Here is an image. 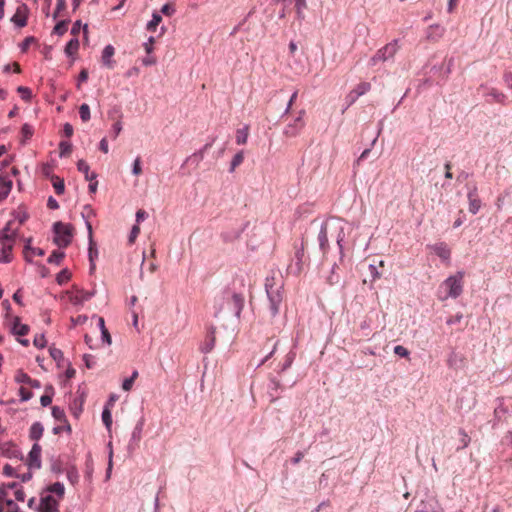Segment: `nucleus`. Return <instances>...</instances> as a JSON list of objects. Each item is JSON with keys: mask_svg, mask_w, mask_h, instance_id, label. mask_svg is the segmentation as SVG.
I'll list each match as a JSON object with an SVG mask.
<instances>
[{"mask_svg": "<svg viewBox=\"0 0 512 512\" xmlns=\"http://www.w3.org/2000/svg\"><path fill=\"white\" fill-rule=\"evenodd\" d=\"M329 237H334L339 248L340 260L344 257L345 232L339 222L325 221L318 233L319 248L325 255L329 250Z\"/></svg>", "mask_w": 512, "mask_h": 512, "instance_id": "f257e3e1", "label": "nucleus"}, {"mask_svg": "<svg viewBox=\"0 0 512 512\" xmlns=\"http://www.w3.org/2000/svg\"><path fill=\"white\" fill-rule=\"evenodd\" d=\"M65 487L60 482L47 486L40 494L38 512H58L60 501L64 498Z\"/></svg>", "mask_w": 512, "mask_h": 512, "instance_id": "f03ea898", "label": "nucleus"}, {"mask_svg": "<svg viewBox=\"0 0 512 512\" xmlns=\"http://www.w3.org/2000/svg\"><path fill=\"white\" fill-rule=\"evenodd\" d=\"M463 278V271H458L454 275L447 277L438 288V299L440 301H446L449 298H458L463 292Z\"/></svg>", "mask_w": 512, "mask_h": 512, "instance_id": "7ed1b4c3", "label": "nucleus"}, {"mask_svg": "<svg viewBox=\"0 0 512 512\" xmlns=\"http://www.w3.org/2000/svg\"><path fill=\"white\" fill-rule=\"evenodd\" d=\"M282 287V282L277 281L274 276H269L265 280V290L270 303L269 309L273 317L279 313V308L283 300Z\"/></svg>", "mask_w": 512, "mask_h": 512, "instance_id": "20e7f679", "label": "nucleus"}, {"mask_svg": "<svg viewBox=\"0 0 512 512\" xmlns=\"http://www.w3.org/2000/svg\"><path fill=\"white\" fill-rule=\"evenodd\" d=\"M54 238L53 242L59 248H66L70 245L73 238V226L71 224L63 223L61 221L53 224Z\"/></svg>", "mask_w": 512, "mask_h": 512, "instance_id": "39448f33", "label": "nucleus"}, {"mask_svg": "<svg viewBox=\"0 0 512 512\" xmlns=\"http://www.w3.org/2000/svg\"><path fill=\"white\" fill-rule=\"evenodd\" d=\"M478 90L483 91V97L485 102L488 104L497 103L505 106L509 103L508 96L495 87H490L487 84H481Z\"/></svg>", "mask_w": 512, "mask_h": 512, "instance_id": "423d86ee", "label": "nucleus"}, {"mask_svg": "<svg viewBox=\"0 0 512 512\" xmlns=\"http://www.w3.org/2000/svg\"><path fill=\"white\" fill-rule=\"evenodd\" d=\"M306 111L301 109L297 116L294 117L283 129V135L286 138H295L301 134L303 129L306 126V122L304 120V116Z\"/></svg>", "mask_w": 512, "mask_h": 512, "instance_id": "0eeeda50", "label": "nucleus"}, {"mask_svg": "<svg viewBox=\"0 0 512 512\" xmlns=\"http://www.w3.org/2000/svg\"><path fill=\"white\" fill-rule=\"evenodd\" d=\"M398 50V40L395 39L384 47L380 48L373 57H371L369 63L371 66L377 65L379 62H386L395 56Z\"/></svg>", "mask_w": 512, "mask_h": 512, "instance_id": "6e6552de", "label": "nucleus"}, {"mask_svg": "<svg viewBox=\"0 0 512 512\" xmlns=\"http://www.w3.org/2000/svg\"><path fill=\"white\" fill-rule=\"evenodd\" d=\"M16 483L0 486V512H19V506L9 498L8 490L15 488Z\"/></svg>", "mask_w": 512, "mask_h": 512, "instance_id": "1a4fd4ad", "label": "nucleus"}, {"mask_svg": "<svg viewBox=\"0 0 512 512\" xmlns=\"http://www.w3.org/2000/svg\"><path fill=\"white\" fill-rule=\"evenodd\" d=\"M85 225L88 231V240H89V247H88V257L90 261V272L92 273L95 270V259L98 257V250L96 247L95 242L93 241V232H92V225L88 220H85Z\"/></svg>", "mask_w": 512, "mask_h": 512, "instance_id": "9d476101", "label": "nucleus"}, {"mask_svg": "<svg viewBox=\"0 0 512 512\" xmlns=\"http://www.w3.org/2000/svg\"><path fill=\"white\" fill-rule=\"evenodd\" d=\"M304 244L303 242L299 247H296L294 262L288 266L289 273L299 275L303 270L304 262Z\"/></svg>", "mask_w": 512, "mask_h": 512, "instance_id": "9b49d317", "label": "nucleus"}, {"mask_svg": "<svg viewBox=\"0 0 512 512\" xmlns=\"http://www.w3.org/2000/svg\"><path fill=\"white\" fill-rule=\"evenodd\" d=\"M71 464L66 455L52 456L50 459V470L55 474H61Z\"/></svg>", "mask_w": 512, "mask_h": 512, "instance_id": "f8f14e48", "label": "nucleus"}, {"mask_svg": "<svg viewBox=\"0 0 512 512\" xmlns=\"http://www.w3.org/2000/svg\"><path fill=\"white\" fill-rule=\"evenodd\" d=\"M467 198L469 202V212L473 215L477 214L482 203L478 195V189L475 185L469 188Z\"/></svg>", "mask_w": 512, "mask_h": 512, "instance_id": "ddd939ff", "label": "nucleus"}, {"mask_svg": "<svg viewBox=\"0 0 512 512\" xmlns=\"http://www.w3.org/2000/svg\"><path fill=\"white\" fill-rule=\"evenodd\" d=\"M284 390L281 382L276 377H270L268 383V395L271 402H275L280 398L281 392Z\"/></svg>", "mask_w": 512, "mask_h": 512, "instance_id": "4468645a", "label": "nucleus"}, {"mask_svg": "<svg viewBox=\"0 0 512 512\" xmlns=\"http://www.w3.org/2000/svg\"><path fill=\"white\" fill-rule=\"evenodd\" d=\"M144 424H145V419L143 416H141L131 432L129 447H135V446L139 445V442L142 437V432L144 429Z\"/></svg>", "mask_w": 512, "mask_h": 512, "instance_id": "2eb2a0df", "label": "nucleus"}, {"mask_svg": "<svg viewBox=\"0 0 512 512\" xmlns=\"http://www.w3.org/2000/svg\"><path fill=\"white\" fill-rule=\"evenodd\" d=\"M40 451L41 450H30L28 453L24 465L27 466L29 470H37L41 467Z\"/></svg>", "mask_w": 512, "mask_h": 512, "instance_id": "dca6fc26", "label": "nucleus"}, {"mask_svg": "<svg viewBox=\"0 0 512 512\" xmlns=\"http://www.w3.org/2000/svg\"><path fill=\"white\" fill-rule=\"evenodd\" d=\"M215 330L214 326H211L208 330V333L205 337V341L200 345V351L204 354H208L211 352L215 346Z\"/></svg>", "mask_w": 512, "mask_h": 512, "instance_id": "f3484780", "label": "nucleus"}, {"mask_svg": "<svg viewBox=\"0 0 512 512\" xmlns=\"http://www.w3.org/2000/svg\"><path fill=\"white\" fill-rule=\"evenodd\" d=\"M12 224H13V220H10L6 223V225L2 229V233L0 236L1 243H14V240L17 236V229H13Z\"/></svg>", "mask_w": 512, "mask_h": 512, "instance_id": "a211bd4d", "label": "nucleus"}, {"mask_svg": "<svg viewBox=\"0 0 512 512\" xmlns=\"http://www.w3.org/2000/svg\"><path fill=\"white\" fill-rule=\"evenodd\" d=\"M445 28L439 24L430 25L426 31V37L428 40L437 41L443 37Z\"/></svg>", "mask_w": 512, "mask_h": 512, "instance_id": "6ab92c4d", "label": "nucleus"}, {"mask_svg": "<svg viewBox=\"0 0 512 512\" xmlns=\"http://www.w3.org/2000/svg\"><path fill=\"white\" fill-rule=\"evenodd\" d=\"M12 185V180L9 177L0 175V202L9 196Z\"/></svg>", "mask_w": 512, "mask_h": 512, "instance_id": "aec40b11", "label": "nucleus"}, {"mask_svg": "<svg viewBox=\"0 0 512 512\" xmlns=\"http://www.w3.org/2000/svg\"><path fill=\"white\" fill-rule=\"evenodd\" d=\"M115 53V49L112 45H106L102 51L101 61L105 67L112 68L114 66V61L112 57Z\"/></svg>", "mask_w": 512, "mask_h": 512, "instance_id": "412c9836", "label": "nucleus"}, {"mask_svg": "<svg viewBox=\"0 0 512 512\" xmlns=\"http://www.w3.org/2000/svg\"><path fill=\"white\" fill-rule=\"evenodd\" d=\"M30 328L28 325L26 324H22L20 322V318L18 316H16L14 319H13V323H12V327H11V332L13 335H16V336H25L28 334Z\"/></svg>", "mask_w": 512, "mask_h": 512, "instance_id": "4be33fe9", "label": "nucleus"}, {"mask_svg": "<svg viewBox=\"0 0 512 512\" xmlns=\"http://www.w3.org/2000/svg\"><path fill=\"white\" fill-rule=\"evenodd\" d=\"M95 295V291H85L83 289L77 290L76 294L71 297L73 304L78 305L90 300Z\"/></svg>", "mask_w": 512, "mask_h": 512, "instance_id": "5701e85b", "label": "nucleus"}, {"mask_svg": "<svg viewBox=\"0 0 512 512\" xmlns=\"http://www.w3.org/2000/svg\"><path fill=\"white\" fill-rule=\"evenodd\" d=\"M432 249L434 250L435 254L442 260L447 261L450 259L451 251L445 243H436L432 246Z\"/></svg>", "mask_w": 512, "mask_h": 512, "instance_id": "b1692460", "label": "nucleus"}, {"mask_svg": "<svg viewBox=\"0 0 512 512\" xmlns=\"http://www.w3.org/2000/svg\"><path fill=\"white\" fill-rule=\"evenodd\" d=\"M77 169L79 172L84 174L87 181H92L97 178V174L95 172H90V167L85 160L81 159L77 162Z\"/></svg>", "mask_w": 512, "mask_h": 512, "instance_id": "393cba45", "label": "nucleus"}, {"mask_svg": "<svg viewBox=\"0 0 512 512\" xmlns=\"http://www.w3.org/2000/svg\"><path fill=\"white\" fill-rule=\"evenodd\" d=\"M0 263H10L12 261L13 243H1Z\"/></svg>", "mask_w": 512, "mask_h": 512, "instance_id": "a878e982", "label": "nucleus"}, {"mask_svg": "<svg viewBox=\"0 0 512 512\" xmlns=\"http://www.w3.org/2000/svg\"><path fill=\"white\" fill-rule=\"evenodd\" d=\"M232 301H233V309L236 317H240L241 311L244 306V298L239 293H234L232 295Z\"/></svg>", "mask_w": 512, "mask_h": 512, "instance_id": "bb28decb", "label": "nucleus"}, {"mask_svg": "<svg viewBox=\"0 0 512 512\" xmlns=\"http://www.w3.org/2000/svg\"><path fill=\"white\" fill-rule=\"evenodd\" d=\"M78 49H79V40L76 37H74L70 41H68V43L66 44L65 54L68 57H72L76 54Z\"/></svg>", "mask_w": 512, "mask_h": 512, "instance_id": "cd10ccee", "label": "nucleus"}, {"mask_svg": "<svg viewBox=\"0 0 512 512\" xmlns=\"http://www.w3.org/2000/svg\"><path fill=\"white\" fill-rule=\"evenodd\" d=\"M43 430V425L40 422L33 423L30 428V438L32 440L38 441L43 434Z\"/></svg>", "mask_w": 512, "mask_h": 512, "instance_id": "c85d7f7f", "label": "nucleus"}, {"mask_svg": "<svg viewBox=\"0 0 512 512\" xmlns=\"http://www.w3.org/2000/svg\"><path fill=\"white\" fill-rule=\"evenodd\" d=\"M462 361V357L456 351H451L448 355L447 365L450 368H458Z\"/></svg>", "mask_w": 512, "mask_h": 512, "instance_id": "c756f323", "label": "nucleus"}, {"mask_svg": "<svg viewBox=\"0 0 512 512\" xmlns=\"http://www.w3.org/2000/svg\"><path fill=\"white\" fill-rule=\"evenodd\" d=\"M295 357H296V352L292 349L290 350L286 356H285V360L283 362V364L280 366L278 372L279 373H282L284 371H286L288 368L291 367L292 363L294 362L295 360Z\"/></svg>", "mask_w": 512, "mask_h": 512, "instance_id": "7c9ffc66", "label": "nucleus"}, {"mask_svg": "<svg viewBox=\"0 0 512 512\" xmlns=\"http://www.w3.org/2000/svg\"><path fill=\"white\" fill-rule=\"evenodd\" d=\"M508 413L507 407H505L502 400H499L498 405L494 409V416L498 421L505 420L506 414Z\"/></svg>", "mask_w": 512, "mask_h": 512, "instance_id": "2f4dec72", "label": "nucleus"}, {"mask_svg": "<svg viewBox=\"0 0 512 512\" xmlns=\"http://www.w3.org/2000/svg\"><path fill=\"white\" fill-rule=\"evenodd\" d=\"M68 480L72 485H75L79 480V474L74 465L70 464L64 471Z\"/></svg>", "mask_w": 512, "mask_h": 512, "instance_id": "473e14b6", "label": "nucleus"}, {"mask_svg": "<svg viewBox=\"0 0 512 512\" xmlns=\"http://www.w3.org/2000/svg\"><path fill=\"white\" fill-rule=\"evenodd\" d=\"M65 257V252L61 250H54L48 257V263L59 265Z\"/></svg>", "mask_w": 512, "mask_h": 512, "instance_id": "72a5a7b5", "label": "nucleus"}, {"mask_svg": "<svg viewBox=\"0 0 512 512\" xmlns=\"http://www.w3.org/2000/svg\"><path fill=\"white\" fill-rule=\"evenodd\" d=\"M244 160V152L243 151H239L237 152L234 157L232 158L231 160V163H230V168H229V172L232 173L235 171V169L242 164Z\"/></svg>", "mask_w": 512, "mask_h": 512, "instance_id": "f704fd0d", "label": "nucleus"}, {"mask_svg": "<svg viewBox=\"0 0 512 512\" xmlns=\"http://www.w3.org/2000/svg\"><path fill=\"white\" fill-rule=\"evenodd\" d=\"M70 409H71L72 414L76 418H78L83 410V400L75 398L70 405Z\"/></svg>", "mask_w": 512, "mask_h": 512, "instance_id": "c9c22d12", "label": "nucleus"}, {"mask_svg": "<svg viewBox=\"0 0 512 512\" xmlns=\"http://www.w3.org/2000/svg\"><path fill=\"white\" fill-rule=\"evenodd\" d=\"M162 21V17L158 12H153L152 19L147 23L146 29L148 31H155L158 24Z\"/></svg>", "mask_w": 512, "mask_h": 512, "instance_id": "e433bc0d", "label": "nucleus"}, {"mask_svg": "<svg viewBox=\"0 0 512 512\" xmlns=\"http://www.w3.org/2000/svg\"><path fill=\"white\" fill-rule=\"evenodd\" d=\"M49 354L58 365H60V362L64 360L63 352L54 346L49 347Z\"/></svg>", "mask_w": 512, "mask_h": 512, "instance_id": "4c0bfd02", "label": "nucleus"}, {"mask_svg": "<svg viewBox=\"0 0 512 512\" xmlns=\"http://www.w3.org/2000/svg\"><path fill=\"white\" fill-rule=\"evenodd\" d=\"M71 278V272L68 269H62L56 276V281L59 285H63Z\"/></svg>", "mask_w": 512, "mask_h": 512, "instance_id": "58836bf2", "label": "nucleus"}, {"mask_svg": "<svg viewBox=\"0 0 512 512\" xmlns=\"http://www.w3.org/2000/svg\"><path fill=\"white\" fill-rule=\"evenodd\" d=\"M371 89V85L368 82L359 83L354 89L353 92L358 96H362L366 94Z\"/></svg>", "mask_w": 512, "mask_h": 512, "instance_id": "ea45409f", "label": "nucleus"}, {"mask_svg": "<svg viewBox=\"0 0 512 512\" xmlns=\"http://www.w3.org/2000/svg\"><path fill=\"white\" fill-rule=\"evenodd\" d=\"M79 115L83 122H87L90 120L91 114H90V107L88 104L83 103L79 107Z\"/></svg>", "mask_w": 512, "mask_h": 512, "instance_id": "a19ab883", "label": "nucleus"}, {"mask_svg": "<svg viewBox=\"0 0 512 512\" xmlns=\"http://www.w3.org/2000/svg\"><path fill=\"white\" fill-rule=\"evenodd\" d=\"M52 179L54 180L53 182V187L55 189V192L58 194V195H61L64 193L65 191V184H64V180L59 178L58 176H53Z\"/></svg>", "mask_w": 512, "mask_h": 512, "instance_id": "79ce46f5", "label": "nucleus"}, {"mask_svg": "<svg viewBox=\"0 0 512 512\" xmlns=\"http://www.w3.org/2000/svg\"><path fill=\"white\" fill-rule=\"evenodd\" d=\"M13 221L16 220L19 224H23L29 217L28 213L23 209H18L13 212Z\"/></svg>", "mask_w": 512, "mask_h": 512, "instance_id": "37998d69", "label": "nucleus"}, {"mask_svg": "<svg viewBox=\"0 0 512 512\" xmlns=\"http://www.w3.org/2000/svg\"><path fill=\"white\" fill-rule=\"evenodd\" d=\"M67 25H68V20H61L59 21L54 29H53V33L58 35V36H62L66 33L67 31Z\"/></svg>", "mask_w": 512, "mask_h": 512, "instance_id": "c03bdc74", "label": "nucleus"}, {"mask_svg": "<svg viewBox=\"0 0 512 512\" xmlns=\"http://www.w3.org/2000/svg\"><path fill=\"white\" fill-rule=\"evenodd\" d=\"M52 416L58 422H66L65 411L58 406L52 407Z\"/></svg>", "mask_w": 512, "mask_h": 512, "instance_id": "a18cd8bd", "label": "nucleus"}, {"mask_svg": "<svg viewBox=\"0 0 512 512\" xmlns=\"http://www.w3.org/2000/svg\"><path fill=\"white\" fill-rule=\"evenodd\" d=\"M248 139V128L244 127L239 129L236 134V143L239 145L245 144Z\"/></svg>", "mask_w": 512, "mask_h": 512, "instance_id": "49530a36", "label": "nucleus"}, {"mask_svg": "<svg viewBox=\"0 0 512 512\" xmlns=\"http://www.w3.org/2000/svg\"><path fill=\"white\" fill-rule=\"evenodd\" d=\"M102 421H103V424L105 425V427L110 430L111 426H112V414H111V410L110 409H106L104 408L103 411H102Z\"/></svg>", "mask_w": 512, "mask_h": 512, "instance_id": "de8ad7c7", "label": "nucleus"}, {"mask_svg": "<svg viewBox=\"0 0 512 512\" xmlns=\"http://www.w3.org/2000/svg\"><path fill=\"white\" fill-rule=\"evenodd\" d=\"M337 268H338V266H337L336 263H334L333 266L331 267L330 275L327 278V282L330 285L337 284L339 282V280H340L339 275L336 273V269Z\"/></svg>", "mask_w": 512, "mask_h": 512, "instance_id": "09e8293b", "label": "nucleus"}, {"mask_svg": "<svg viewBox=\"0 0 512 512\" xmlns=\"http://www.w3.org/2000/svg\"><path fill=\"white\" fill-rule=\"evenodd\" d=\"M17 92L20 94L21 98L25 101H30L32 98V91L30 88L25 86H19L17 88Z\"/></svg>", "mask_w": 512, "mask_h": 512, "instance_id": "8fccbe9b", "label": "nucleus"}, {"mask_svg": "<svg viewBox=\"0 0 512 512\" xmlns=\"http://www.w3.org/2000/svg\"><path fill=\"white\" fill-rule=\"evenodd\" d=\"M60 157H65L72 150V144L68 141H61L59 143Z\"/></svg>", "mask_w": 512, "mask_h": 512, "instance_id": "3c124183", "label": "nucleus"}, {"mask_svg": "<svg viewBox=\"0 0 512 512\" xmlns=\"http://www.w3.org/2000/svg\"><path fill=\"white\" fill-rule=\"evenodd\" d=\"M15 381L17 383L28 384V382H30V376L23 370H18L15 375Z\"/></svg>", "mask_w": 512, "mask_h": 512, "instance_id": "603ef678", "label": "nucleus"}, {"mask_svg": "<svg viewBox=\"0 0 512 512\" xmlns=\"http://www.w3.org/2000/svg\"><path fill=\"white\" fill-rule=\"evenodd\" d=\"M46 339L44 334H38L34 337L33 344L39 349H43L46 346Z\"/></svg>", "mask_w": 512, "mask_h": 512, "instance_id": "864d4df0", "label": "nucleus"}, {"mask_svg": "<svg viewBox=\"0 0 512 512\" xmlns=\"http://www.w3.org/2000/svg\"><path fill=\"white\" fill-rule=\"evenodd\" d=\"M35 38L33 36L26 37L21 44L19 45V48L21 52H26L29 48V46L35 42Z\"/></svg>", "mask_w": 512, "mask_h": 512, "instance_id": "5fc2aeb1", "label": "nucleus"}, {"mask_svg": "<svg viewBox=\"0 0 512 512\" xmlns=\"http://www.w3.org/2000/svg\"><path fill=\"white\" fill-rule=\"evenodd\" d=\"M83 361L88 369H92L96 365L95 357L91 354H84Z\"/></svg>", "mask_w": 512, "mask_h": 512, "instance_id": "6e6d98bb", "label": "nucleus"}, {"mask_svg": "<svg viewBox=\"0 0 512 512\" xmlns=\"http://www.w3.org/2000/svg\"><path fill=\"white\" fill-rule=\"evenodd\" d=\"M19 396H20L21 401L26 402L33 397V393L31 391L27 390L26 388L21 387L19 389Z\"/></svg>", "mask_w": 512, "mask_h": 512, "instance_id": "4d7b16f0", "label": "nucleus"}, {"mask_svg": "<svg viewBox=\"0 0 512 512\" xmlns=\"http://www.w3.org/2000/svg\"><path fill=\"white\" fill-rule=\"evenodd\" d=\"M369 273L371 275V281L374 282L381 277V273L378 271L374 264L368 266Z\"/></svg>", "mask_w": 512, "mask_h": 512, "instance_id": "13d9d810", "label": "nucleus"}, {"mask_svg": "<svg viewBox=\"0 0 512 512\" xmlns=\"http://www.w3.org/2000/svg\"><path fill=\"white\" fill-rule=\"evenodd\" d=\"M394 353L400 357L406 358L409 356L410 352L407 348L402 345H397L394 347Z\"/></svg>", "mask_w": 512, "mask_h": 512, "instance_id": "bf43d9fd", "label": "nucleus"}, {"mask_svg": "<svg viewBox=\"0 0 512 512\" xmlns=\"http://www.w3.org/2000/svg\"><path fill=\"white\" fill-rule=\"evenodd\" d=\"M121 131H122V122L121 121L115 122L112 125V129H111L112 137L114 139L117 138Z\"/></svg>", "mask_w": 512, "mask_h": 512, "instance_id": "052dcab7", "label": "nucleus"}, {"mask_svg": "<svg viewBox=\"0 0 512 512\" xmlns=\"http://www.w3.org/2000/svg\"><path fill=\"white\" fill-rule=\"evenodd\" d=\"M142 172V168H141V160H140V157H137L134 162H133V166H132V173L136 176L140 175Z\"/></svg>", "mask_w": 512, "mask_h": 512, "instance_id": "680f3d73", "label": "nucleus"}, {"mask_svg": "<svg viewBox=\"0 0 512 512\" xmlns=\"http://www.w3.org/2000/svg\"><path fill=\"white\" fill-rule=\"evenodd\" d=\"M11 20L19 28H22L27 24L26 17H18L17 15H14Z\"/></svg>", "mask_w": 512, "mask_h": 512, "instance_id": "e2e57ef3", "label": "nucleus"}, {"mask_svg": "<svg viewBox=\"0 0 512 512\" xmlns=\"http://www.w3.org/2000/svg\"><path fill=\"white\" fill-rule=\"evenodd\" d=\"M66 0H57L56 9L53 13V19H56L59 16V13L65 8Z\"/></svg>", "mask_w": 512, "mask_h": 512, "instance_id": "0e129e2a", "label": "nucleus"}, {"mask_svg": "<svg viewBox=\"0 0 512 512\" xmlns=\"http://www.w3.org/2000/svg\"><path fill=\"white\" fill-rule=\"evenodd\" d=\"M161 13L166 16H171L175 13V8L171 4L166 3L162 6Z\"/></svg>", "mask_w": 512, "mask_h": 512, "instance_id": "69168bd1", "label": "nucleus"}, {"mask_svg": "<svg viewBox=\"0 0 512 512\" xmlns=\"http://www.w3.org/2000/svg\"><path fill=\"white\" fill-rule=\"evenodd\" d=\"M14 489H15V491H14L15 499L19 502H23L26 497L24 490L22 488H18L17 485Z\"/></svg>", "mask_w": 512, "mask_h": 512, "instance_id": "338daca9", "label": "nucleus"}, {"mask_svg": "<svg viewBox=\"0 0 512 512\" xmlns=\"http://www.w3.org/2000/svg\"><path fill=\"white\" fill-rule=\"evenodd\" d=\"M503 81L508 89L512 90V72L507 71L503 75Z\"/></svg>", "mask_w": 512, "mask_h": 512, "instance_id": "774afa93", "label": "nucleus"}]
</instances>
